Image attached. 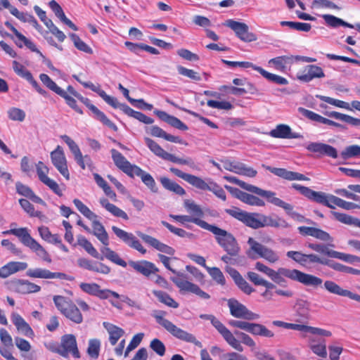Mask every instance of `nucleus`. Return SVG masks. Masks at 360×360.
<instances>
[{"label":"nucleus","instance_id":"41","mask_svg":"<svg viewBox=\"0 0 360 360\" xmlns=\"http://www.w3.org/2000/svg\"><path fill=\"white\" fill-rule=\"evenodd\" d=\"M101 205L105 208L110 213H111L113 216L116 217L122 218L124 220H128L129 217L127 214L117 207L116 205L109 202L108 200L106 198H101L99 200Z\"/></svg>","mask_w":360,"mask_h":360},{"label":"nucleus","instance_id":"34","mask_svg":"<svg viewBox=\"0 0 360 360\" xmlns=\"http://www.w3.org/2000/svg\"><path fill=\"white\" fill-rule=\"evenodd\" d=\"M49 6L56 16L59 18L62 22L75 31L78 30L77 27L65 16L61 6L55 0L49 1Z\"/></svg>","mask_w":360,"mask_h":360},{"label":"nucleus","instance_id":"19","mask_svg":"<svg viewBox=\"0 0 360 360\" xmlns=\"http://www.w3.org/2000/svg\"><path fill=\"white\" fill-rule=\"evenodd\" d=\"M306 149L311 153H316L319 156H327L333 159L338 158L337 149L324 143L311 142L306 146Z\"/></svg>","mask_w":360,"mask_h":360},{"label":"nucleus","instance_id":"45","mask_svg":"<svg viewBox=\"0 0 360 360\" xmlns=\"http://www.w3.org/2000/svg\"><path fill=\"white\" fill-rule=\"evenodd\" d=\"M325 115L327 116L335 118L336 120H341L344 122H346L352 126H360V119L353 117L350 115L342 114L336 111L328 112H326Z\"/></svg>","mask_w":360,"mask_h":360},{"label":"nucleus","instance_id":"49","mask_svg":"<svg viewBox=\"0 0 360 360\" xmlns=\"http://www.w3.org/2000/svg\"><path fill=\"white\" fill-rule=\"evenodd\" d=\"M160 181L162 186L169 191L178 194L179 195H183L185 194V190L179 186L176 182L172 181L167 177L163 176L160 179Z\"/></svg>","mask_w":360,"mask_h":360},{"label":"nucleus","instance_id":"60","mask_svg":"<svg viewBox=\"0 0 360 360\" xmlns=\"http://www.w3.org/2000/svg\"><path fill=\"white\" fill-rule=\"evenodd\" d=\"M101 341L98 339H90L87 348V354L92 359H96L99 356Z\"/></svg>","mask_w":360,"mask_h":360},{"label":"nucleus","instance_id":"38","mask_svg":"<svg viewBox=\"0 0 360 360\" xmlns=\"http://www.w3.org/2000/svg\"><path fill=\"white\" fill-rule=\"evenodd\" d=\"M103 326L109 333V341L112 345H116L118 340L124 334L123 329L108 322H103Z\"/></svg>","mask_w":360,"mask_h":360},{"label":"nucleus","instance_id":"9","mask_svg":"<svg viewBox=\"0 0 360 360\" xmlns=\"http://www.w3.org/2000/svg\"><path fill=\"white\" fill-rule=\"evenodd\" d=\"M229 324L234 328L243 330L252 335L271 338L274 337V333L268 329L264 325L252 323L245 321L231 320Z\"/></svg>","mask_w":360,"mask_h":360},{"label":"nucleus","instance_id":"22","mask_svg":"<svg viewBox=\"0 0 360 360\" xmlns=\"http://www.w3.org/2000/svg\"><path fill=\"white\" fill-rule=\"evenodd\" d=\"M325 77L323 69L315 65H307L297 73V79L304 82H309L314 79Z\"/></svg>","mask_w":360,"mask_h":360},{"label":"nucleus","instance_id":"33","mask_svg":"<svg viewBox=\"0 0 360 360\" xmlns=\"http://www.w3.org/2000/svg\"><path fill=\"white\" fill-rule=\"evenodd\" d=\"M62 348H66L68 350H70V354L75 358H80V353L79 352L76 338L74 335L68 334L65 335L61 338Z\"/></svg>","mask_w":360,"mask_h":360},{"label":"nucleus","instance_id":"54","mask_svg":"<svg viewBox=\"0 0 360 360\" xmlns=\"http://www.w3.org/2000/svg\"><path fill=\"white\" fill-rule=\"evenodd\" d=\"M153 295L158 299L160 302L166 304L168 307L174 309L179 307V304L165 292L161 290H154Z\"/></svg>","mask_w":360,"mask_h":360},{"label":"nucleus","instance_id":"18","mask_svg":"<svg viewBox=\"0 0 360 360\" xmlns=\"http://www.w3.org/2000/svg\"><path fill=\"white\" fill-rule=\"evenodd\" d=\"M26 275L31 278H44V279H64L68 281H73L74 277L68 276L61 272H51L48 269L36 268L29 269L26 271Z\"/></svg>","mask_w":360,"mask_h":360},{"label":"nucleus","instance_id":"16","mask_svg":"<svg viewBox=\"0 0 360 360\" xmlns=\"http://www.w3.org/2000/svg\"><path fill=\"white\" fill-rule=\"evenodd\" d=\"M224 25L233 30L236 36L242 41L245 42H251L257 40L256 35L252 32H248V26L244 22H240L230 19L225 22Z\"/></svg>","mask_w":360,"mask_h":360},{"label":"nucleus","instance_id":"8","mask_svg":"<svg viewBox=\"0 0 360 360\" xmlns=\"http://www.w3.org/2000/svg\"><path fill=\"white\" fill-rule=\"evenodd\" d=\"M201 319L210 321L212 325L221 334L226 342L233 348L238 352H243V347L240 341L237 340L233 334L214 315L212 314H200Z\"/></svg>","mask_w":360,"mask_h":360},{"label":"nucleus","instance_id":"46","mask_svg":"<svg viewBox=\"0 0 360 360\" xmlns=\"http://www.w3.org/2000/svg\"><path fill=\"white\" fill-rule=\"evenodd\" d=\"M63 314L75 323L79 324L83 321V317L79 309L73 303L66 309Z\"/></svg>","mask_w":360,"mask_h":360},{"label":"nucleus","instance_id":"40","mask_svg":"<svg viewBox=\"0 0 360 360\" xmlns=\"http://www.w3.org/2000/svg\"><path fill=\"white\" fill-rule=\"evenodd\" d=\"M262 227L264 226H271L274 228H283L287 229L290 226V224L283 219L276 217V218H273L271 217L262 215Z\"/></svg>","mask_w":360,"mask_h":360},{"label":"nucleus","instance_id":"7","mask_svg":"<svg viewBox=\"0 0 360 360\" xmlns=\"http://www.w3.org/2000/svg\"><path fill=\"white\" fill-rule=\"evenodd\" d=\"M248 244L250 249L247 250L246 254L250 259H255L257 257H261L271 264L279 261V255L276 251L258 243L253 238H248Z\"/></svg>","mask_w":360,"mask_h":360},{"label":"nucleus","instance_id":"44","mask_svg":"<svg viewBox=\"0 0 360 360\" xmlns=\"http://www.w3.org/2000/svg\"><path fill=\"white\" fill-rule=\"evenodd\" d=\"M170 218H172L173 219L181 223L184 224L185 222H192L195 224L198 225L200 228L205 229L207 228L209 224L206 222L204 220H202L201 219H199L198 217H191V216L188 215H175V214H170Z\"/></svg>","mask_w":360,"mask_h":360},{"label":"nucleus","instance_id":"53","mask_svg":"<svg viewBox=\"0 0 360 360\" xmlns=\"http://www.w3.org/2000/svg\"><path fill=\"white\" fill-rule=\"evenodd\" d=\"M19 203L21 207L26 212L30 217H36L40 219H44L46 218L45 215L40 211H35L33 205H32L26 199H20Z\"/></svg>","mask_w":360,"mask_h":360},{"label":"nucleus","instance_id":"56","mask_svg":"<svg viewBox=\"0 0 360 360\" xmlns=\"http://www.w3.org/2000/svg\"><path fill=\"white\" fill-rule=\"evenodd\" d=\"M60 138L65 142V143L68 146L70 151L72 153L75 157V160L76 161L82 160V153L81 150L77 146V144L67 135H62Z\"/></svg>","mask_w":360,"mask_h":360},{"label":"nucleus","instance_id":"59","mask_svg":"<svg viewBox=\"0 0 360 360\" xmlns=\"http://www.w3.org/2000/svg\"><path fill=\"white\" fill-rule=\"evenodd\" d=\"M73 203L77 210L89 220L97 219L98 216L86 206L80 200L75 199Z\"/></svg>","mask_w":360,"mask_h":360},{"label":"nucleus","instance_id":"43","mask_svg":"<svg viewBox=\"0 0 360 360\" xmlns=\"http://www.w3.org/2000/svg\"><path fill=\"white\" fill-rule=\"evenodd\" d=\"M79 288L84 292L98 297L100 298H104L106 296L104 295L105 292H103V290L100 288V285L95 283H81L79 284Z\"/></svg>","mask_w":360,"mask_h":360},{"label":"nucleus","instance_id":"50","mask_svg":"<svg viewBox=\"0 0 360 360\" xmlns=\"http://www.w3.org/2000/svg\"><path fill=\"white\" fill-rule=\"evenodd\" d=\"M77 241L78 244L82 246L90 255L101 260L103 259V256L101 255L98 252L92 244L84 236H78Z\"/></svg>","mask_w":360,"mask_h":360},{"label":"nucleus","instance_id":"63","mask_svg":"<svg viewBox=\"0 0 360 360\" xmlns=\"http://www.w3.org/2000/svg\"><path fill=\"white\" fill-rule=\"evenodd\" d=\"M331 202L338 206L339 207H341L342 209H345L346 210H354V209H360V205L351 202H347L337 196H332L331 198Z\"/></svg>","mask_w":360,"mask_h":360},{"label":"nucleus","instance_id":"2","mask_svg":"<svg viewBox=\"0 0 360 360\" xmlns=\"http://www.w3.org/2000/svg\"><path fill=\"white\" fill-rule=\"evenodd\" d=\"M297 229L299 233L304 236H312L321 241L329 243L324 245L321 254L331 258L338 259L348 263L360 262V257L357 256L345 254L330 249V246L334 247V245L332 244L333 242V238L328 232L318 228L304 226H299Z\"/></svg>","mask_w":360,"mask_h":360},{"label":"nucleus","instance_id":"17","mask_svg":"<svg viewBox=\"0 0 360 360\" xmlns=\"http://www.w3.org/2000/svg\"><path fill=\"white\" fill-rule=\"evenodd\" d=\"M53 165L58 171L67 179H70V173L68 169L67 160L63 148L58 146L51 154Z\"/></svg>","mask_w":360,"mask_h":360},{"label":"nucleus","instance_id":"32","mask_svg":"<svg viewBox=\"0 0 360 360\" xmlns=\"http://www.w3.org/2000/svg\"><path fill=\"white\" fill-rule=\"evenodd\" d=\"M11 320L18 332L27 337L34 335V332L31 327L20 314L15 312L12 313Z\"/></svg>","mask_w":360,"mask_h":360},{"label":"nucleus","instance_id":"58","mask_svg":"<svg viewBox=\"0 0 360 360\" xmlns=\"http://www.w3.org/2000/svg\"><path fill=\"white\" fill-rule=\"evenodd\" d=\"M290 131V127L288 125L281 124L272 129L269 134L274 138L288 139Z\"/></svg>","mask_w":360,"mask_h":360},{"label":"nucleus","instance_id":"42","mask_svg":"<svg viewBox=\"0 0 360 360\" xmlns=\"http://www.w3.org/2000/svg\"><path fill=\"white\" fill-rule=\"evenodd\" d=\"M145 143L148 148L157 156L163 160H168L171 153L166 152L158 143L148 137L144 138Z\"/></svg>","mask_w":360,"mask_h":360},{"label":"nucleus","instance_id":"10","mask_svg":"<svg viewBox=\"0 0 360 360\" xmlns=\"http://www.w3.org/2000/svg\"><path fill=\"white\" fill-rule=\"evenodd\" d=\"M225 212L230 216L243 222L250 228L256 229L262 227V214L258 213H249L238 207L226 209Z\"/></svg>","mask_w":360,"mask_h":360},{"label":"nucleus","instance_id":"51","mask_svg":"<svg viewBox=\"0 0 360 360\" xmlns=\"http://www.w3.org/2000/svg\"><path fill=\"white\" fill-rule=\"evenodd\" d=\"M170 172H172L174 175L176 176L184 179L185 181L188 182L189 184L192 185L193 186L195 187L200 178L199 176L187 174L185 172H183L180 169L175 168V167H171L169 169Z\"/></svg>","mask_w":360,"mask_h":360},{"label":"nucleus","instance_id":"52","mask_svg":"<svg viewBox=\"0 0 360 360\" xmlns=\"http://www.w3.org/2000/svg\"><path fill=\"white\" fill-rule=\"evenodd\" d=\"M184 205L187 212L192 214L191 217L200 219L204 216V212L200 206L197 205L193 200H185Z\"/></svg>","mask_w":360,"mask_h":360},{"label":"nucleus","instance_id":"23","mask_svg":"<svg viewBox=\"0 0 360 360\" xmlns=\"http://www.w3.org/2000/svg\"><path fill=\"white\" fill-rule=\"evenodd\" d=\"M110 153L112 160L116 167L128 176L133 177V172L135 170L134 169L138 166L131 165L121 153L115 149H111Z\"/></svg>","mask_w":360,"mask_h":360},{"label":"nucleus","instance_id":"37","mask_svg":"<svg viewBox=\"0 0 360 360\" xmlns=\"http://www.w3.org/2000/svg\"><path fill=\"white\" fill-rule=\"evenodd\" d=\"M92 232L98 240H99L105 246L109 245V237L104 226L96 219L92 220Z\"/></svg>","mask_w":360,"mask_h":360},{"label":"nucleus","instance_id":"11","mask_svg":"<svg viewBox=\"0 0 360 360\" xmlns=\"http://www.w3.org/2000/svg\"><path fill=\"white\" fill-rule=\"evenodd\" d=\"M172 273L176 274V276L171 277L170 280L179 288L181 292H190L202 299H210V295L201 290L198 285L186 281L187 276L185 274L176 270Z\"/></svg>","mask_w":360,"mask_h":360},{"label":"nucleus","instance_id":"28","mask_svg":"<svg viewBox=\"0 0 360 360\" xmlns=\"http://www.w3.org/2000/svg\"><path fill=\"white\" fill-rule=\"evenodd\" d=\"M114 108H120L126 115L134 117L144 124H151L154 122V120L153 118L146 116L145 114L141 112L135 111L127 105L120 103L118 101L117 102L116 106H115Z\"/></svg>","mask_w":360,"mask_h":360},{"label":"nucleus","instance_id":"24","mask_svg":"<svg viewBox=\"0 0 360 360\" xmlns=\"http://www.w3.org/2000/svg\"><path fill=\"white\" fill-rule=\"evenodd\" d=\"M136 233L137 236L141 238L146 244L155 248V250L169 255H174L175 250L173 248L162 243L158 239L143 233L141 231H137Z\"/></svg>","mask_w":360,"mask_h":360},{"label":"nucleus","instance_id":"30","mask_svg":"<svg viewBox=\"0 0 360 360\" xmlns=\"http://www.w3.org/2000/svg\"><path fill=\"white\" fill-rule=\"evenodd\" d=\"M154 114H155L161 120L167 122L170 126L181 130V131H186L188 130V127L182 122L179 118L170 115L165 112V111H162L160 110H155Z\"/></svg>","mask_w":360,"mask_h":360},{"label":"nucleus","instance_id":"35","mask_svg":"<svg viewBox=\"0 0 360 360\" xmlns=\"http://www.w3.org/2000/svg\"><path fill=\"white\" fill-rule=\"evenodd\" d=\"M150 134L151 136L154 137H158V138H162L165 139L166 141L173 142V143H181L184 145H188V143L185 141H184L180 137L175 136L171 134H167L166 131H165L162 129L158 126H152L149 129Z\"/></svg>","mask_w":360,"mask_h":360},{"label":"nucleus","instance_id":"39","mask_svg":"<svg viewBox=\"0 0 360 360\" xmlns=\"http://www.w3.org/2000/svg\"><path fill=\"white\" fill-rule=\"evenodd\" d=\"M85 88L90 89L91 91L97 93L108 105L112 108L116 106L117 100L116 98L108 95L103 90L101 89L99 86H95L92 82H81Z\"/></svg>","mask_w":360,"mask_h":360},{"label":"nucleus","instance_id":"48","mask_svg":"<svg viewBox=\"0 0 360 360\" xmlns=\"http://www.w3.org/2000/svg\"><path fill=\"white\" fill-rule=\"evenodd\" d=\"M325 20L328 26L333 28L338 27L339 26H343L349 28H354V25L344 21L342 19L335 17L330 14H324L321 16Z\"/></svg>","mask_w":360,"mask_h":360},{"label":"nucleus","instance_id":"3","mask_svg":"<svg viewBox=\"0 0 360 360\" xmlns=\"http://www.w3.org/2000/svg\"><path fill=\"white\" fill-rule=\"evenodd\" d=\"M285 277L313 288L321 286L323 283V280L319 277L304 273L297 269H290L284 267H280L276 271L273 270L269 276L273 282L281 286L286 285L287 281Z\"/></svg>","mask_w":360,"mask_h":360},{"label":"nucleus","instance_id":"5","mask_svg":"<svg viewBox=\"0 0 360 360\" xmlns=\"http://www.w3.org/2000/svg\"><path fill=\"white\" fill-rule=\"evenodd\" d=\"M206 230L214 235L217 244L228 254L232 256H239L240 247L234 236L215 225H208Z\"/></svg>","mask_w":360,"mask_h":360},{"label":"nucleus","instance_id":"62","mask_svg":"<svg viewBox=\"0 0 360 360\" xmlns=\"http://www.w3.org/2000/svg\"><path fill=\"white\" fill-rule=\"evenodd\" d=\"M70 37L72 39L75 46L79 51L86 53H92L93 51L84 41H83L76 34H70Z\"/></svg>","mask_w":360,"mask_h":360},{"label":"nucleus","instance_id":"6","mask_svg":"<svg viewBox=\"0 0 360 360\" xmlns=\"http://www.w3.org/2000/svg\"><path fill=\"white\" fill-rule=\"evenodd\" d=\"M4 235L13 234L18 237L25 246L34 251L44 261L51 262V259L46 250L37 242L28 233L27 228L12 229L3 232Z\"/></svg>","mask_w":360,"mask_h":360},{"label":"nucleus","instance_id":"25","mask_svg":"<svg viewBox=\"0 0 360 360\" xmlns=\"http://www.w3.org/2000/svg\"><path fill=\"white\" fill-rule=\"evenodd\" d=\"M10 287L15 291L22 293H33L40 291L41 287L27 280L15 279L10 282Z\"/></svg>","mask_w":360,"mask_h":360},{"label":"nucleus","instance_id":"1","mask_svg":"<svg viewBox=\"0 0 360 360\" xmlns=\"http://www.w3.org/2000/svg\"><path fill=\"white\" fill-rule=\"evenodd\" d=\"M226 180H227L230 183L235 184L239 186L240 188L250 191L251 193H255L262 197L266 198L267 200L274 204L276 206L280 207L285 210L287 214L290 215L293 219L297 220L300 222H307L310 224H314L315 223L309 219L305 218L303 215L294 212L293 206L288 202H284L281 199L276 198L275 196V193L270 191H265L255 186L248 184L235 176H225L224 177Z\"/></svg>","mask_w":360,"mask_h":360},{"label":"nucleus","instance_id":"55","mask_svg":"<svg viewBox=\"0 0 360 360\" xmlns=\"http://www.w3.org/2000/svg\"><path fill=\"white\" fill-rule=\"evenodd\" d=\"M280 25L283 27H288L292 30H295L300 32H307L311 29V25L309 23L300 22H292V21H281Z\"/></svg>","mask_w":360,"mask_h":360},{"label":"nucleus","instance_id":"31","mask_svg":"<svg viewBox=\"0 0 360 360\" xmlns=\"http://www.w3.org/2000/svg\"><path fill=\"white\" fill-rule=\"evenodd\" d=\"M27 264L22 262H10L0 269V277L6 278L9 276L27 268Z\"/></svg>","mask_w":360,"mask_h":360},{"label":"nucleus","instance_id":"14","mask_svg":"<svg viewBox=\"0 0 360 360\" xmlns=\"http://www.w3.org/2000/svg\"><path fill=\"white\" fill-rule=\"evenodd\" d=\"M230 314L235 318L247 321H255L259 319V315L249 310L244 304L237 300L231 298L227 301Z\"/></svg>","mask_w":360,"mask_h":360},{"label":"nucleus","instance_id":"4","mask_svg":"<svg viewBox=\"0 0 360 360\" xmlns=\"http://www.w3.org/2000/svg\"><path fill=\"white\" fill-rule=\"evenodd\" d=\"M166 314L167 312L162 310H153L151 313V316L155 318L156 322L172 336L180 340L193 343L199 347H202L201 342L198 341L193 334L182 330L170 321L165 319Z\"/></svg>","mask_w":360,"mask_h":360},{"label":"nucleus","instance_id":"36","mask_svg":"<svg viewBox=\"0 0 360 360\" xmlns=\"http://www.w3.org/2000/svg\"><path fill=\"white\" fill-rule=\"evenodd\" d=\"M133 176H137L141 179L143 183L153 193L158 192V187L153 177L148 173L143 171L139 167L134 169Z\"/></svg>","mask_w":360,"mask_h":360},{"label":"nucleus","instance_id":"64","mask_svg":"<svg viewBox=\"0 0 360 360\" xmlns=\"http://www.w3.org/2000/svg\"><path fill=\"white\" fill-rule=\"evenodd\" d=\"M212 277L218 284L224 285L226 283V280L222 271L217 267H207L206 269Z\"/></svg>","mask_w":360,"mask_h":360},{"label":"nucleus","instance_id":"61","mask_svg":"<svg viewBox=\"0 0 360 360\" xmlns=\"http://www.w3.org/2000/svg\"><path fill=\"white\" fill-rule=\"evenodd\" d=\"M324 288L330 293L345 297L347 290L342 288L339 285L333 281H326L324 282Z\"/></svg>","mask_w":360,"mask_h":360},{"label":"nucleus","instance_id":"12","mask_svg":"<svg viewBox=\"0 0 360 360\" xmlns=\"http://www.w3.org/2000/svg\"><path fill=\"white\" fill-rule=\"evenodd\" d=\"M39 79L41 82L50 90L53 91L62 98H63L66 103L73 110H75L80 115L83 114V111L81 108L78 107L77 105L76 100L72 98L70 95H69L66 91L59 87L51 78L49 75L46 74H41L39 75Z\"/></svg>","mask_w":360,"mask_h":360},{"label":"nucleus","instance_id":"29","mask_svg":"<svg viewBox=\"0 0 360 360\" xmlns=\"http://www.w3.org/2000/svg\"><path fill=\"white\" fill-rule=\"evenodd\" d=\"M129 264L137 272L146 276L158 271V269L152 262L142 260L139 262L130 261Z\"/></svg>","mask_w":360,"mask_h":360},{"label":"nucleus","instance_id":"47","mask_svg":"<svg viewBox=\"0 0 360 360\" xmlns=\"http://www.w3.org/2000/svg\"><path fill=\"white\" fill-rule=\"evenodd\" d=\"M101 253L104 255V257L112 262L120 265L122 267L127 266V262L121 259L119 255L115 251L112 250L110 248L105 246L101 249Z\"/></svg>","mask_w":360,"mask_h":360},{"label":"nucleus","instance_id":"26","mask_svg":"<svg viewBox=\"0 0 360 360\" xmlns=\"http://www.w3.org/2000/svg\"><path fill=\"white\" fill-rule=\"evenodd\" d=\"M195 188L202 191H210L212 192L217 197L226 200V193L224 189L215 182L207 179V182L200 178Z\"/></svg>","mask_w":360,"mask_h":360},{"label":"nucleus","instance_id":"15","mask_svg":"<svg viewBox=\"0 0 360 360\" xmlns=\"http://www.w3.org/2000/svg\"><path fill=\"white\" fill-rule=\"evenodd\" d=\"M112 230L116 236L129 247L139 251L143 255L146 253V250L133 233L124 231L115 226L112 227Z\"/></svg>","mask_w":360,"mask_h":360},{"label":"nucleus","instance_id":"13","mask_svg":"<svg viewBox=\"0 0 360 360\" xmlns=\"http://www.w3.org/2000/svg\"><path fill=\"white\" fill-rule=\"evenodd\" d=\"M292 188L296 191H298L302 195L311 200L322 204L331 209L335 208L333 205H330V202H332L330 198L333 196V195H327L323 192L315 191L309 187H306L297 184H292Z\"/></svg>","mask_w":360,"mask_h":360},{"label":"nucleus","instance_id":"20","mask_svg":"<svg viewBox=\"0 0 360 360\" xmlns=\"http://www.w3.org/2000/svg\"><path fill=\"white\" fill-rule=\"evenodd\" d=\"M262 167L266 170H269L274 175L283 178L288 181H309L310 179L307 177L302 174L288 171L285 168H276L272 167L264 164L262 165Z\"/></svg>","mask_w":360,"mask_h":360},{"label":"nucleus","instance_id":"21","mask_svg":"<svg viewBox=\"0 0 360 360\" xmlns=\"http://www.w3.org/2000/svg\"><path fill=\"white\" fill-rule=\"evenodd\" d=\"M77 99L83 103L94 114V117L97 120L100 121L104 125L108 127L114 131H117V127L112 122H111L102 111H101L96 106L93 105L88 98L83 97L82 95H80Z\"/></svg>","mask_w":360,"mask_h":360},{"label":"nucleus","instance_id":"57","mask_svg":"<svg viewBox=\"0 0 360 360\" xmlns=\"http://www.w3.org/2000/svg\"><path fill=\"white\" fill-rule=\"evenodd\" d=\"M360 156V146L358 145H351L345 148L340 153V158L347 160L352 158Z\"/></svg>","mask_w":360,"mask_h":360},{"label":"nucleus","instance_id":"27","mask_svg":"<svg viewBox=\"0 0 360 360\" xmlns=\"http://www.w3.org/2000/svg\"><path fill=\"white\" fill-rule=\"evenodd\" d=\"M226 271L233 279L238 288L247 295H250L255 289L243 278L241 274L232 267H227Z\"/></svg>","mask_w":360,"mask_h":360}]
</instances>
